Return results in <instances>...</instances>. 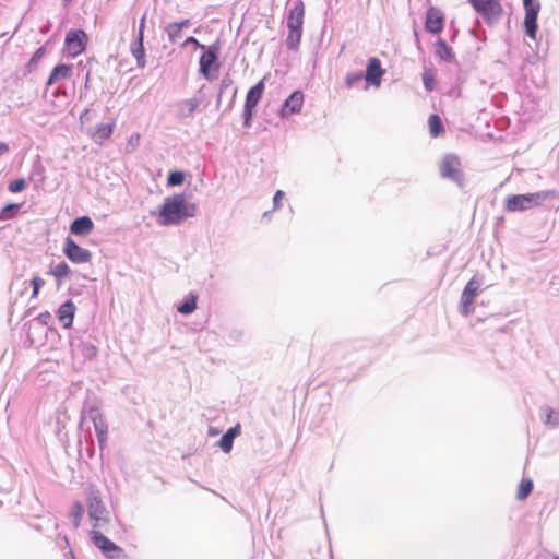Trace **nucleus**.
Masks as SVG:
<instances>
[{
	"mask_svg": "<svg viewBox=\"0 0 559 559\" xmlns=\"http://www.w3.org/2000/svg\"><path fill=\"white\" fill-rule=\"evenodd\" d=\"M195 205L186 200L185 194L177 193L164 200L159 207L157 223L160 226L178 225L183 219L195 215Z\"/></svg>",
	"mask_w": 559,
	"mask_h": 559,
	"instance_id": "1",
	"label": "nucleus"
},
{
	"mask_svg": "<svg viewBox=\"0 0 559 559\" xmlns=\"http://www.w3.org/2000/svg\"><path fill=\"white\" fill-rule=\"evenodd\" d=\"M559 190H540L524 194H509L504 199L503 209L506 212L515 213L532 210L540 206L544 202L558 199Z\"/></svg>",
	"mask_w": 559,
	"mask_h": 559,
	"instance_id": "2",
	"label": "nucleus"
},
{
	"mask_svg": "<svg viewBox=\"0 0 559 559\" xmlns=\"http://www.w3.org/2000/svg\"><path fill=\"white\" fill-rule=\"evenodd\" d=\"M199 60V72L207 81H213L217 78L219 71V46L217 43L212 44L205 49Z\"/></svg>",
	"mask_w": 559,
	"mask_h": 559,
	"instance_id": "3",
	"label": "nucleus"
},
{
	"mask_svg": "<svg viewBox=\"0 0 559 559\" xmlns=\"http://www.w3.org/2000/svg\"><path fill=\"white\" fill-rule=\"evenodd\" d=\"M86 503L88 516L93 527H98L103 523L108 522V512L100 498V492L95 486H90L86 493Z\"/></svg>",
	"mask_w": 559,
	"mask_h": 559,
	"instance_id": "4",
	"label": "nucleus"
},
{
	"mask_svg": "<svg viewBox=\"0 0 559 559\" xmlns=\"http://www.w3.org/2000/svg\"><path fill=\"white\" fill-rule=\"evenodd\" d=\"M468 2L488 25L497 23L503 13L499 0H468Z\"/></svg>",
	"mask_w": 559,
	"mask_h": 559,
	"instance_id": "5",
	"label": "nucleus"
},
{
	"mask_svg": "<svg viewBox=\"0 0 559 559\" xmlns=\"http://www.w3.org/2000/svg\"><path fill=\"white\" fill-rule=\"evenodd\" d=\"M440 174L442 178L451 180L459 188L464 187V175L457 156L453 154L445 155L440 164Z\"/></svg>",
	"mask_w": 559,
	"mask_h": 559,
	"instance_id": "6",
	"label": "nucleus"
},
{
	"mask_svg": "<svg viewBox=\"0 0 559 559\" xmlns=\"http://www.w3.org/2000/svg\"><path fill=\"white\" fill-rule=\"evenodd\" d=\"M265 90L264 80L259 81L255 85L250 87L246 95L245 106H243V126L246 128L251 127V121L253 115L255 112V107L261 100L263 93Z\"/></svg>",
	"mask_w": 559,
	"mask_h": 559,
	"instance_id": "7",
	"label": "nucleus"
},
{
	"mask_svg": "<svg viewBox=\"0 0 559 559\" xmlns=\"http://www.w3.org/2000/svg\"><path fill=\"white\" fill-rule=\"evenodd\" d=\"M525 17L523 22L524 33L527 37L535 40L538 31V13L540 11V3L538 0H523Z\"/></svg>",
	"mask_w": 559,
	"mask_h": 559,
	"instance_id": "8",
	"label": "nucleus"
},
{
	"mask_svg": "<svg viewBox=\"0 0 559 559\" xmlns=\"http://www.w3.org/2000/svg\"><path fill=\"white\" fill-rule=\"evenodd\" d=\"M91 539L95 547H97L107 559H121L123 550L107 536L96 530L91 531Z\"/></svg>",
	"mask_w": 559,
	"mask_h": 559,
	"instance_id": "9",
	"label": "nucleus"
},
{
	"mask_svg": "<svg viewBox=\"0 0 559 559\" xmlns=\"http://www.w3.org/2000/svg\"><path fill=\"white\" fill-rule=\"evenodd\" d=\"M62 252L73 263H87L92 259L90 250L80 247L71 237H67L63 243Z\"/></svg>",
	"mask_w": 559,
	"mask_h": 559,
	"instance_id": "10",
	"label": "nucleus"
},
{
	"mask_svg": "<svg viewBox=\"0 0 559 559\" xmlns=\"http://www.w3.org/2000/svg\"><path fill=\"white\" fill-rule=\"evenodd\" d=\"M479 288L480 282L476 277L471 278L465 285L460 301V312L462 316L468 317L472 313V305Z\"/></svg>",
	"mask_w": 559,
	"mask_h": 559,
	"instance_id": "11",
	"label": "nucleus"
},
{
	"mask_svg": "<svg viewBox=\"0 0 559 559\" xmlns=\"http://www.w3.org/2000/svg\"><path fill=\"white\" fill-rule=\"evenodd\" d=\"M66 45L72 57L81 55L87 44V35L83 29H73L66 35Z\"/></svg>",
	"mask_w": 559,
	"mask_h": 559,
	"instance_id": "12",
	"label": "nucleus"
},
{
	"mask_svg": "<svg viewBox=\"0 0 559 559\" xmlns=\"http://www.w3.org/2000/svg\"><path fill=\"white\" fill-rule=\"evenodd\" d=\"M385 70L381 66V61L377 57H371L367 61L366 71L364 73L367 85L379 87ZM368 86H366L367 88Z\"/></svg>",
	"mask_w": 559,
	"mask_h": 559,
	"instance_id": "13",
	"label": "nucleus"
},
{
	"mask_svg": "<svg viewBox=\"0 0 559 559\" xmlns=\"http://www.w3.org/2000/svg\"><path fill=\"white\" fill-rule=\"evenodd\" d=\"M304 105V93L299 90L294 91L283 103L280 109V116L287 118L292 115L300 112Z\"/></svg>",
	"mask_w": 559,
	"mask_h": 559,
	"instance_id": "14",
	"label": "nucleus"
},
{
	"mask_svg": "<svg viewBox=\"0 0 559 559\" xmlns=\"http://www.w3.org/2000/svg\"><path fill=\"white\" fill-rule=\"evenodd\" d=\"M443 25V13L435 7H430L426 12L425 29L431 34H439L442 31Z\"/></svg>",
	"mask_w": 559,
	"mask_h": 559,
	"instance_id": "15",
	"label": "nucleus"
},
{
	"mask_svg": "<svg viewBox=\"0 0 559 559\" xmlns=\"http://www.w3.org/2000/svg\"><path fill=\"white\" fill-rule=\"evenodd\" d=\"M72 353L84 360H92L97 355V347L90 341L78 340L71 343Z\"/></svg>",
	"mask_w": 559,
	"mask_h": 559,
	"instance_id": "16",
	"label": "nucleus"
},
{
	"mask_svg": "<svg viewBox=\"0 0 559 559\" xmlns=\"http://www.w3.org/2000/svg\"><path fill=\"white\" fill-rule=\"evenodd\" d=\"M305 16V7L302 0L296 1L294 7L289 10L287 16V28H302Z\"/></svg>",
	"mask_w": 559,
	"mask_h": 559,
	"instance_id": "17",
	"label": "nucleus"
},
{
	"mask_svg": "<svg viewBox=\"0 0 559 559\" xmlns=\"http://www.w3.org/2000/svg\"><path fill=\"white\" fill-rule=\"evenodd\" d=\"M73 67L72 64L59 63L50 72L46 82V90L59 80H67L72 76Z\"/></svg>",
	"mask_w": 559,
	"mask_h": 559,
	"instance_id": "18",
	"label": "nucleus"
},
{
	"mask_svg": "<svg viewBox=\"0 0 559 559\" xmlns=\"http://www.w3.org/2000/svg\"><path fill=\"white\" fill-rule=\"evenodd\" d=\"M76 307L72 300L64 301L58 309L57 316L64 329L72 325Z\"/></svg>",
	"mask_w": 559,
	"mask_h": 559,
	"instance_id": "19",
	"label": "nucleus"
},
{
	"mask_svg": "<svg viewBox=\"0 0 559 559\" xmlns=\"http://www.w3.org/2000/svg\"><path fill=\"white\" fill-rule=\"evenodd\" d=\"M94 228V223L90 216H80L72 221L70 233L75 236H86Z\"/></svg>",
	"mask_w": 559,
	"mask_h": 559,
	"instance_id": "20",
	"label": "nucleus"
},
{
	"mask_svg": "<svg viewBox=\"0 0 559 559\" xmlns=\"http://www.w3.org/2000/svg\"><path fill=\"white\" fill-rule=\"evenodd\" d=\"M241 432L240 425L237 424L234 427H230L227 429L225 433L218 440V447L222 449L223 452L229 453L233 449L234 440L236 437H238Z\"/></svg>",
	"mask_w": 559,
	"mask_h": 559,
	"instance_id": "21",
	"label": "nucleus"
},
{
	"mask_svg": "<svg viewBox=\"0 0 559 559\" xmlns=\"http://www.w3.org/2000/svg\"><path fill=\"white\" fill-rule=\"evenodd\" d=\"M204 87H205V85L201 86V88L198 91V94L194 97L186 99L181 103L180 116L182 118H188V117L192 116L193 112L197 110V108L199 107V105L202 102L201 94H202Z\"/></svg>",
	"mask_w": 559,
	"mask_h": 559,
	"instance_id": "22",
	"label": "nucleus"
},
{
	"mask_svg": "<svg viewBox=\"0 0 559 559\" xmlns=\"http://www.w3.org/2000/svg\"><path fill=\"white\" fill-rule=\"evenodd\" d=\"M82 420H91L95 423V420L103 419L104 416L94 401L86 400L82 407Z\"/></svg>",
	"mask_w": 559,
	"mask_h": 559,
	"instance_id": "23",
	"label": "nucleus"
},
{
	"mask_svg": "<svg viewBox=\"0 0 559 559\" xmlns=\"http://www.w3.org/2000/svg\"><path fill=\"white\" fill-rule=\"evenodd\" d=\"M435 53L438 58L447 62H454L455 55L452 48L445 43L444 39L438 38L435 43Z\"/></svg>",
	"mask_w": 559,
	"mask_h": 559,
	"instance_id": "24",
	"label": "nucleus"
},
{
	"mask_svg": "<svg viewBox=\"0 0 559 559\" xmlns=\"http://www.w3.org/2000/svg\"><path fill=\"white\" fill-rule=\"evenodd\" d=\"M114 128L115 122L97 124L93 133V140L95 143L102 144L108 140L112 134Z\"/></svg>",
	"mask_w": 559,
	"mask_h": 559,
	"instance_id": "25",
	"label": "nucleus"
},
{
	"mask_svg": "<svg viewBox=\"0 0 559 559\" xmlns=\"http://www.w3.org/2000/svg\"><path fill=\"white\" fill-rule=\"evenodd\" d=\"M543 423L551 428L559 427V407L544 406L540 408Z\"/></svg>",
	"mask_w": 559,
	"mask_h": 559,
	"instance_id": "26",
	"label": "nucleus"
},
{
	"mask_svg": "<svg viewBox=\"0 0 559 559\" xmlns=\"http://www.w3.org/2000/svg\"><path fill=\"white\" fill-rule=\"evenodd\" d=\"M143 41H144V39L135 38V40L132 41L131 46H130L131 53L135 58L136 66L139 68H144L145 63H146V61H145V49H144Z\"/></svg>",
	"mask_w": 559,
	"mask_h": 559,
	"instance_id": "27",
	"label": "nucleus"
},
{
	"mask_svg": "<svg viewBox=\"0 0 559 559\" xmlns=\"http://www.w3.org/2000/svg\"><path fill=\"white\" fill-rule=\"evenodd\" d=\"M93 426H94L95 433L97 437L98 445H99L100 450H103L107 442L108 425H107L105 418H103V419L95 420V423H93Z\"/></svg>",
	"mask_w": 559,
	"mask_h": 559,
	"instance_id": "28",
	"label": "nucleus"
},
{
	"mask_svg": "<svg viewBox=\"0 0 559 559\" xmlns=\"http://www.w3.org/2000/svg\"><path fill=\"white\" fill-rule=\"evenodd\" d=\"M29 181L34 182L36 187L41 186L45 181V167L40 159L34 162L28 177Z\"/></svg>",
	"mask_w": 559,
	"mask_h": 559,
	"instance_id": "29",
	"label": "nucleus"
},
{
	"mask_svg": "<svg viewBox=\"0 0 559 559\" xmlns=\"http://www.w3.org/2000/svg\"><path fill=\"white\" fill-rule=\"evenodd\" d=\"M302 28H288L286 47L288 50L297 51L301 41Z\"/></svg>",
	"mask_w": 559,
	"mask_h": 559,
	"instance_id": "30",
	"label": "nucleus"
},
{
	"mask_svg": "<svg viewBox=\"0 0 559 559\" xmlns=\"http://www.w3.org/2000/svg\"><path fill=\"white\" fill-rule=\"evenodd\" d=\"M48 274L55 276L60 284L63 280L69 278L71 270L67 262L61 261L58 264L50 266Z\"/></svg>",
	"mask_w": 559,
	"mask_h": 559,
	"instance_id": "31",
	"label": "nucleus"
},
{
	"mask_svg": "<svg viewBox=\"0 0 559 559\" xmlns=\"http://www.w3.org/2000/svg\"><path fill=\"white\" fill-rule=\"evenodd\" d=\"M197 309V296L189 294L185 299L177 306V311L183 316L191 314Z\"/></svg>",
	"mask_w": 559,
	"mask_h": 559,
	"instance_id": "32",
	"label": "nucleus"
},
{
	"mask_svg": "<svg viewBox=\"0 0 559 559\" xmlns=\"http://www.w3.org/2000/svg\"><path fill=\"white\" fill-rule=\"evenodd\" d=\"M428 124H429V132L432 138L439 136L444 131L443 122H442L440 116L437 114H432L429 116Z\"/></svg>",
	"mask_w": 559,
	"mask_h": 559,
	"instance_id": "33",
	"label": "nucleus"
},
{
	"mask_svg": "<svg viewBox=\"0 0 559 559\" xmlns=\"http://www.w3.org/2000/svg\"><path fill=\"white\" fill-rule=\"evenodd\" d=\"M83 513H84L83 504L80 501H75L72 504L71 510L69 512V516H70L72 524L75 528H78L80 526Z\"/></svg>",
	"mask_w": 559,
	"mask_h": 559,
	"instance_id": "34",
	"label": "nucleus"
},
{
	"mask_svg": "<svg viewBox=\"0 0 559 559\" xmlns=\"http://www.w3.org/2000/svg\"><path fill=\"white\" fill-rule=\"evenodd\" d=\"M532 490H533V480L532 479L527 478V479L521 480L519 488H518V493H516L518 499L519 500L526 499L531 495Z\"/></svg>",
	"mask_w": 559,
	"mask_h": 559,
	"instance_id": "35",
	"label": "nucleus"
},
{
	"mask_svg": "<svg viewBox=\"0 0 559 559\" xmlns=\"http://www.w3.org/2000/svg\"><path fill=\"white\" fill-rule=\"evenodd\" d=\"M20 205L16 203H9L0 211V221L11 219L19 213Z\"/></svg>",
	"mask_w": 559,
	"mask_h": 559,
	"instance_id": "36",
	"label": "nucleus"
},
{
	"mask_svg": "<svg viewBox=\"0 0 559 559\" xmlns=\"http://www.w3.org/2000/svg\"><path fill=\"white\" fill-rule=\"evenodd\" d=\"M45 52H46V50L44 47H39L34 52V55L32 56V58L29 59V61L26 64V69L28 72H33L37 68V64H38L39 60L43 58V56L45 55Z\"/></svg>",
	"mask_w": 559,
	"mask_h": 559,
	"instance_id": "37",
	"label": "nucleus"
},
{
	"mask_svg": "<svg viewBox=\"0 0 559 559\" xmlns=\"http://www.w3.org/2000/svg\"><path fill=\"white\" fill-rule=\"evenodd\" d=\"M185 181V174L180 170H174L168 174L167 185L170 187H176L182 185Z\"/></svg>",
	"mask_w": 559,
	"mask_h": 559,
	"instance_id": "38",
	"label": "nucleus"
},
{
	"mask_svg": "<svg viewBox=\"0 0 559 559\" xmlns=\"http://www.w3.org/2000/svg\"><path fill=\"white\" fill-rule=\"evenodd\" d=\"M166 32L168 35V39L171 44H175L178 39L181 38V32L182 29L177 26L175 23H169L166 26Z\"/></svg>",
	"mask_w": 559,
	"mask_h": 559,
	"instance_id": "39",
	"label": "nucleus"
},
{
	"mask_svg": "<svg viewBox=\"0 0 559 559\" xmlns=\"http://www.w3.org/2000/svg\"><path fill=\"white\" fill-rule=\"evenodd\" d=\"M362 79H365L362 71L347 73L345 78V85L346 87L350 88Z\"/></svg>",
	"mask_w": 559,
	"mask_h": 559,
	"instance_id": "40",
	"label": "nucleus"
},
{
	"mask_svg": "<svg viewBox=\"0 0 559 559\" xmlns=\"http://www.w3.org/2000/svg\"><path fill=\"white\" fill-rule=\"evenodd\" d=\"M423 83H424L426 91L431 92L435 90V85H436L435 75L430 70H426L423 73Z\"/></svg>",
	"mask_w": 559,
	"mask_h": 559,
	"instance_id": "41",
	"label": "nucleus"
},
{
	"mask_svg": "<svg viewBox=\"0 0 559 559\" xmlns=\"http://www.w3.org/2000/svg\"><path fill=\"white\" fill-rule=\"evenodd\" d=\"M8 188L12 193L21 192L26 188V180L24 178L14 179L9 183Z\"/></svg>",
	"mask_w": 559,
	"mask_h": 559,
	"instance_id": "42",
	"label": "nucleus"
},
{
	"mask_svg": "<svg viewBox=\"0 0 559 559\" xmlns=\"http://www.w3.org/2000/svg\"><path fill=\"white\" fill-rule=\"evenodd\" d=\"M233 84V80L229 78V75H225L222 81H221V84H219V93H218V96H217V105H219L221 103V98H222V95L223 93L229 88Z\"/></svg>",
	"mask_w": 559,
	"mask_h": 559,
	"instance_id": "43",
	"label": "nucleus"
},
{
	"mask_svg": "<svg viewBox=\"0 0 559 559\" xmlns=\"http://www.w3.org/2000/svg\"><path fill=\"white\" fill-rule=\"evenodd\" d=\"M32 284H33L32 297H36L38 295L40 287L45 284V281L43 278H40L39 276H35L32 280Z\"/></svg>",
	"mask_w": 559,
	"mask_h": 559,
	"instance_id": "44",
	"label": "nucleus"
},
{
	"mask_svg": "<svg viewBox=\"0 0 559 559\" xmlns=\"http://www.w3.org/2000/svg\"><path fill=\"white\" fill-rule=\"evenodd\" d=\"M145 23H146V14H143V16L140 19V22H139V31H138L136 38L144 39Z\"/></svg>",
	"mask_w": 559,
	"mask_h": 559,
	"instance_id": "45",
	"label": "nucleus"
},
{
	"mask_svg": "<svg viewBox=\"0 0 559 559\" xmlns=\"http://www.w3.org/2000/svg\"><path fill=\"white\" fill-rule=\"evenodd\" d=\"M41 325H48L51 320V314L48 311L40 313L36 319Z\"/></svg>",
	"mask_w": 559,
	"mask_h": 559,
	"instance_id": "46",
	"label": "nucleus"
},
{
	"mask_svg": "<svg viewBox=\"0 0 559 559\" xmlns=\"http://www.w3.org/2000/svg\"><path fill=\"white\" fill-rule=\"evenodd\" d=\"M194 45L195 47L200 48V49H205V46L200 44L199 40L193 37V36H190L188 37L183 43H182V47L187 46V45Z\"/></svg>",
	"mask_w": 559,
	"mask_h": 559,
	"instance_id": "47",
	"label": "nucleus"
},
{
	"mask_svg": "<svg viewBox=\"0 0 559 559\" xmlns=\"http://www.w3.org/2000/svg\"><path fill=\"white\" fill-rule=\"evenodd\" d=\"M284 197V192L282 190H277L273 197V205H274V210H277L280 209L281 206V201Z\"/></svg>",
	"mask_w": 559,
	"mask_h": 559,
	"instance_id": "48",
	"label": "nucleus"
},
{
	"mask_svg": "<svg viewBox=\"0 0 559 559\" xmlns=\"http://www.w3.org/2000/svg\"><path fill=\"white\" fill-rule=\"evenodd\" d=\"M139 140H140L139 134H132L130 136V139L128 140V146L134 147L138 144Z\"/></svg>",
	"mask_w": 559,
	"mask_h": 559,
	"instance_id": "49",
	"label": "nucleus"
},
{
	"mask_svg": "<svg viewBox=\"0 0 559 559\" xmlns=\"http://www.w3.org/2000/svg\"><path fill=\"white\" fill-rule=\"evenodd\" d=\"M175 24H177V26L181 29L186 28V27H189L191 25V22L190 20L186 19V20H181V21H178V22H174Z\"/></svg>",
	"mask_w": 559,
	"mask_h": 559,
	"instance_id": "50",
	"label": "nucleus"
},
{
	"mask_svg": "<svg viewBox=\"0 0 559 559\" xmlns=\"http://www.w3.org/2000/svg\"><path fill=\"white\" fill-rule=\"evenodd\" d=\"M9 151H10L9 145L4 142H0V156L9 153Z\"/></svg>",
	"mask_w": 559,
	"mask_h": 559,
	"instance_id": "51",
	"label": "nucleus"
},
{
	"mask_svg": "<svg viewBox=\"0 0 559 559\" xmlns=\"http://www.w3.org/2000/svg\"><path fill=\"white\" fill-rule=\"evenodd\" d=\"M59 94H66V91L64 88L58 86L55 91H53V95H59Z\"/></svg>",
	"mask_w": 559,
	"mask_h": 559,
	"instance_id": "52",
	"label": "nucleus"
},
{
	"mask_svg": "<svg viewBox=\"0 0 559 559\" xmlns=\"http://www.w3.org/2000/svg\"><path fill=\"white\" fill-rule=\"evenodd\" d=\"M88 112H90V109H85V110L81 114L80 119H81V120H83V119L88 115Z\"/></svg>",
	"mask_w": 559,
	"mask_h": 559,
	"instance_id": "53",
	"label": "nucleus"
},
{
	"mask_svg": "<svg viewBox=\"0 0 559 559\" xmlns=\"http://www.w3.org/2000/svg\"><path fill=\"white\" fill-rule=\"evenodd\" d=\"M414 35H415V37H416L417 48H418V49H420V41H419V39H418V33H417V31H415V32H414Z\"/></svg>",
	"mask_w": 559,
	"mask_h": 559,
	"instance_id": "54",
	"label": "nucleus"
},
{
	"mask_svg": "<svg viewBox=\"0 0 559 559\" xmlns=\"http://www.w3.org/2000/svg\"><path fill=\"white\" fill-rule=\"evenodd\" d=\"M88 81H90V74L87 73V74H86V79H85V87H87V86H88Z\"/></svg>",
	"mask_w": 559,
	"mask_h": 559,
	"instance_id": "55",
	"label": "nucleus"
},
{
	"mask_svg": "<svg viewBox=\"0 0 559 559\" xmlns=\"http://www.w3.org/2000/svg\"><path fill=\"white\" fill-rule=\"evenodd\" d=\"M72 0H62L64 7H67Z\"/></svg>",
	"mask_w": 559,
	"mask_h": 559,
	"instance_id": "56",
	"label": "nucleus"
},
{
	"mask_svg": "<svg viewBox=\"0 0 559 559\" xmlns=\"http://www.w3.org/2000/svg\"><path fill=\"white\" fill-rule=\"evenodd\" d=\"M63 539H64L66 544H67V545H69L68 537H67V536H64V537H63Z\"/></svg>",
	"mask_w": 559,
	"mask_h": 559,
	"instance_id": "57",
	"label": "nucleus"
},
{
	"mask_svg": "<svg viewBox=\"0 0 559 559\" xmlns=\"http://www.w3.org/2000/svg\"><path fill=\"white\" fill-rule=\"evenodd\" d=\"M555 559H559V557H555Z\"/></svg>",
	"mask_w": 559,
	"mask_h": 559,
	"instance_id": "58",
	"label": "nucleus"
}]
</instances>
